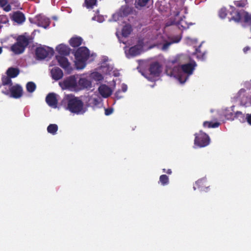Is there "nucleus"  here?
<instances>
[{
  "mask_svg": "<svg viewBox=\"0 0 251 251\" xmlns=\"http://www.w3.org/2000/svg\"><path fill=\"white\" fill-rule=\"evenodd\" d=\"M197 64L195 61L175 67L172 70L167 68L166 74L168 75L174 76L178 79L181 83H184L189 76L193 74Z\"/></svg>",
  "mask_w": 251,
  "mask_h": 251,
  "instance_id": "f257e3e1",
  "label": "nucleus"
},
{
  "mask_svg": "<svg viewBox=\"0 0 251 251\" xmlns=\"http://www.w3.org/2000/svg\"><path fill=\"white\" fill-rule=\"evenodd\" d=\"M62 104L66 109L76 114H83L86 111L83 102L77 97L72 95H67L63 99Z\"/></svg>",
  "mask_w": 251,
  "mask_h": 251,
  "instance_id": "f03ea898",
  "label": "nucleus"
},
{
  "mask_svg": "<svg viewBox=\"0 0 251 251\" xmlns=\"http://www.w3.org/2000/svg\"><path fill=\"white\" fill-rule=\"evenodd\" d=\"M75 66L77 69H82L86 65V61L90 57L88 49L84 47L78 48L75 52Z\"/></svg>",
  "mask_w": 251,
  "mask_h": 251,
  "instance_id": "7ed1b4c3",
  "label": "nucleus"
},
{
  "mask_svg": "<svg viewBox=\"0 0 251 251\" xmlns=\"http://www.w3.org/2000/svg\"><path fill=\"white\" fill-rule=\"evenodd\" d=\"M29 37L21 35L18 37L17 42L11 47V50L16 54L22 53L29 44Z\"/></svg>",
  "mask_w": 251,
  "mask_h": 251,
  "instance_id": "20e7f679",
  "label": "nucleus"
},
{
  "mask_svg": "<svg viewBox=\"0 0 251 251\" xmlns=\"http://www.w3.org/2000/svg\"><path fill=\"white\" fill-rule=\"evenodd\" d=\"M75 76H70L63 81L59 83L60 86L62 89H70L72 91H78V83Z\"/></svg>",
  "mask_w": 251,
  "mask_h": 251,
  "instance_id": "39448f33",
  "label": "nucleus"
},
{
  "mask_svg": "<svg viewBox=\"0 0 251 251\" xmlns=\"http://www.w3.org/2000/svg\"><path fill=\"white\" fill-rule=\"evenodd\" d=\"M53 50L47 46L38 47L35 51L36 57L39 59L50 57L53 55Z\"/></svg>",
  "mask_w": 251,
  "mask_h": 251,
  "instance_id": "423d86ee",
  "label": "nucleus"
},
{
  "mask_svg": "<svg viewBox=\"0 0 251 251\" xmlns=\"http://www.w3.org/2000/svg\"><path fill=\"white\" fill-rule=\"evenodd\" d=\"M210 143V138L205 133L200 131L199 134H195L194 143L199 147H204Z\"/></svg>",
  "mask_w": 251,
  "mask_h": 251,
  "instance_id": "0eeeda50",
  "label": "nucleus"
},
{
  "mask_svg": "<svg viewBox=\"0 0 251 251\" xmlns=\"http://www.w3.org/2000/svg\"><path fill=\"white\" fill-rule=\"evenodd\" d=\"M2 93L6 95H10L11 97L15 98H20L23 94V89L20 85H16L11 86L9 89L6 87L2 90Z\"/></svg>",
  "mask_w": 251,
  "mask_h": 251,
  "instance_id": "6e6552de",
  "label": "nucleus"
},
{
  "mask_svg": "<svg viewBox=\"0 0 251 251\" xmlns=\"http://www.w3.org/2000/svg\"><path fill=\"white\" fill-rule=\"evenodd\" d=\"M131 11V8L128 6H122L118 12L112 15V21H117L122 20L123 18L129 14Z\"/></svg>",
  "mask_w": 251,
  "mask_h": 251,
  "instance_id": "1a4fd4ad",
  "label": "nucleus"
},
{
  "mask_svg": "<svg viewBox=\"0 0 251 251\" xmlns=\"http://www.w3.org/2000/svg\"><path fill=\"white\" fill-rule=\"evenodd\" d=\"M150 75L145 77L150 81H153L154 77L158 76L161 72V67L157 62L152 63L149 68Z\"/></svg>",
  "mask_w": 251,
  "mask_h": 251,
  "instance_id": "9d476101",
  "label": "nucleus"
},
{
  "mask_svg": "<svg viewBox=\"0 0 251 251\" xmlns=\"http://www.w3.org/2000/svg\"><path fill=\"white\" fill-rule=\"evenodd\" d=\"M113 66L112 64L104 62L102 64L100 68V71L101 73L105 75H113L115 76H118L119 75V73L117 70H113Z\"/></svg>",
  "mask_w": 251,
  "mask_h": 251,
  "instance_id": "9b49d317",
  "label": "nucleus"
},
{
  "mask_svg": "<svg viewBox=\"0 0 251 251\" xmlns=\"http://www.w3.org/2000/svg\"><path fill=\"white\" fill-rule=\"evenodd\" d=\"M63 56L57 55L56 59L58 62L59 65L68 73H70L72 71V67L68 59Z\"/></svg>",
  "mask_w": 251,
  "mask_h": 251,
  "instance_id": "f8f14e48",
  "label": "nucleus"
},
{
  "mask_svg": "<svg viewBox=\"0 0 251 251\" xmlns=\"http://www.w3.org/2000/svg\"><path fill=\"white\" fill-rule=\"evenodd\" d=\"M36 24L38 26L47 28L50 25V19L44 15H38L36 17Z\"/></svg>",
  "mask_w": 251,
  "mask_h": 251,
  "instance_id": "ddd939ff",
  "label": "nucleus"
},
{
  "mask_svg": "<svg viewBox=\"0 0 251 251\" xmlns=\"http://www.w3.org/2000/svg\"><path fill=\"white\" fill-rule=\"evenodd\" d=\"M142 50V47L140 45H137L130 48L128 52L126 50V56L130 58L140 54Z\"/></svg>",
  "mask_w": 251,
  "mask_h": 251,
  "instance_id": "4468645a",
  "label": "nucleus"
},
{
  "mask_svg": "<svg viewBox=\"0 0 251 251\" xmlns=\"http://www.w3.org/2000/svg\"><path fill=\"white\" fill-rule=\"evenodd\" d=\"M57 95L54 93H50L46 97V101L48 104L53 108H56L57 104Z\"/></svg>",
  "mask_w": 251,
  "mask_h": 251,
  "instance_id": "2eb2a0df",
  "label": "nucleus"
},
{
  "mask_svg": "<svg viewBox=\"0 0 251 251\" xmlns=\"http://www.w3.org/2000/svg\"><path fill=\"white\" fill-rule=\"evenodd\" d=\"M231 8L232 9V11L230 12V14L232 15L233 13H235V15L232 16L231 20H234L236 22H239L243 16L245 18L246 16L248 15L244 10L234 12L233 10L235 9L234 7L231 6Z\"/></svg>",
  "mask_w": 251,
  "mask_h": 251,
  "instance_id": "dca6fc26",
  "label": "nucleus"
},
{
  "mask_svg": "<svg viewBox=\"0 0 251 251\" xmlns=\"http://www.w3.org/2000/svg\"><path fill=\"white\" fill-rule=\"evenodd\" d=\"M99 91L100 94L103 98H107L109 97L112 93V90L111 88L105 84L101 85L99 87Z\"/></svg>",
  "mask_w": 251,
  "mask_h": 251,
  "instance_id": "f3484780",
  "label": "nucleus"
},
{
  "mask_svg": "<svg viewBox=\"0 0 251 251\" xmlns=\"http://www.w3.org/2000/svg\"><path fill=\"white\" fill-rule=\"evenodd\" d=\"M78 83V91L85 88H89L91 87V82L84 77H81L77 81Z\"/></svg>",
  "mask_w": 251,
  "mask_h": 251,
  "instance_id": "a211bd4d",
  "label": "nucleus"
},
{
  "mask_svg": "<svg viewBox=\"0 0 251 251\" xmlns=\"http://www.w3.org/2000/svg\"><path fill=\"white\" fill-rule=\"evenodd\" d=\"M51 76L52 79L58 80L62 78L63 76L62 71L58 67H54L50 70Z\"/></svg>",
  "mask_w": 251,
  "mask_h": 251,
  "instance_id": "6ab92c4d",
  "label": "nucleus"
},
{
  "mask_svg": "<svg viewBox=\"0 0 251 251\" xmlns=\"http://www.w3.org/2000/svg\"><path fill=\"white\" fill-rule=\"evenodd\" d=\"M12 19L19 24H21L25 21V15L20 11L14 12L12 15Z\"/></svg>",
  "mask_w": 251,
  "mask_h": 251,
  "instance_id": "aec40b11",
  "label": "nucleus"
},
{
  "mask_svg": "<svg viewBox=\"0 0 251 251\" xmlns=\"http://www.w3.org/2000/svg\"><path fill=\"white\" fill-rule=\"evenodd\" d=\"M56 50L60 55H67L70 53V49L66 45L60 44L56 47Z\"/></svg>",
  "mask_w": 251,
  "mask_h": 251,
  "instance_id": "412c9836",
  "label": "nucleus"
},
{
  "mask_svg": "<svg viewBox=\"0 0 251 251\" xmlns=\"http://www.w3.org/2000/svg\"><path fill=\"white\" fill-rule=\"evenodd\" d=\"M181 37L179 36L172 38L170 42H166L163 44L161 48L162 50H166L171 44L178 43L181 40Z\"/></svg>",
  "mask_w": 251,
  "mask_h": 251,
  "instance_id": "4be33fe9",
  "label": "nucleus"
},
{
  "mask_svg": "<svg viewBox=\"0 0 251 251\" xmlns=\"http://www.w3.org/2000/svg\"><path fill=\"white\" fill-rule=\"evenodd\" d=\"M234 106H231L230 108H227L225 109L224 112V116L227 119L230 120H234V113H233Z\"/></svg>",
  "mask_w": 251,
  "mask_h": 251,
  "instance_id": "5701e85b",
  "label": "nucleus"
},
{
  "mask_svg": "<svg viewBox=\"0 0 251 251\" xmlns=\"http://www.w3.org/2000/svg\"><path fill=\"white\" fill-rule=\"evenodd\" d=\"M82 39L80 37H73L70 40V44L73 47H76L81 44Z\"/></svg>",
  "mask_w": 251,
  "mask_h": 251,
  "instance_id": "b1692460",
  "label": "nucleus"
},
{
  "mask_svg": "<svg viewBox=\"0 0 251 251\" xmlns=\"http://www.w3.org/2000/svg\"><path fill=\"white\" fill-rule=\"evenodd\" d=\"M89 77L91 79L95 81H100L103 78L102 75L100 73L97 72L92 73L90 75Z\"/></svg>",
  "mask_w": 251,
  "mask_h": 251,
  "instance_id": "393cba45",
  "label": "nucleus"
},
{
  "mask_svg": "<svg viewBox=\"0 0 251 251\" xmlns=\"http://www.w3.org/2000/svg\"><path fill=\"white\" fill-rule=\"evenodd\" d=\"M234 120L238 119L241 123H244L246 121V116L245 117L244 114H243L240 111H237L234 113Z\"/></svg>",
  "mask_w": 251,
  "mask_h": 251,
  "instance_id": "a878e982",
  "label": "nucleus"
},
{
  "mask_svg": "<svg viewBox=\"0 0 251 251\" xmlns=\"http://www.w3.org/2000/svg\"><path fill=\"white\" fill-rule=\"evenodd\" d=\"M19 73V70L16 68H10L7 71V75L11 77H15L17 76Z\"/></svg>",
  "mask_w": 251,
  "mask_h": 251,
  "instance_id": "bb28decb",
  "label": "nucleus"
},
{
  "mask_svg": "<svg viewBox=\"0 0 251 251\" xmlns=\"http://www.w3.org/2000/svg\"><path fill=\"white\" fill-rule=\"evenodd\" d=\"M58 130V126L56 124H50L47 127V131L49 133L55 135Z\"/></svg>",
  "mask_w": 251,
  "mask_h": 251,
  "instance_id": "cd10ccee",
  "label": "nucleus"
},
{
  "mask_svg": "<svg viewBox=\"0 0 251 251\" xmlns=\"http://www.w3.org/2000/svg\"><path fill=\"white\" fill-rule=\"evenodd\" d=\"M131 31V27L129 25H126L124 26L122 29V35L123 37H126L128 36Z\"/></svg>",
  "mask_w": 251,
  "mask_h": 251,
  "instance_id": "c85d7f7f",
  "label": "nucleus"
},
{
  "mask_svg": "<svg viewBox=\"0 0 251 251\" xmlns=\"http://www.w3.org/2000/svg\"><path fill=\"white\" fill-rule=\"evenodd\" d=\"M2 83L3 86H7L8 87L9 89L12 86V81L8 76H4L2 77L1 79Z\"/></svg>",
  "mask_w": 251,
  "mask_h": 251,
  "instance_id": "c756f323",
  "label": "nucleus"
},
{
  "mask_svg": "<svg viewBox=\"0 0 251 251\" xmlns=\"http://www.w3.org/2000/svg\"><path fill=\"white\" fill-rule=\"evenodd\" d=\"M151 0H136V6L137 8L147 6Z\"/></svg>",
  "mask_w": 251,
  "mask_h": 251,
  "instance_id": "7c9ffc66",
  "label": "nucleus"
},
{
  "mask_svg": "<svg viewBox=\"0 0 251 251\" xmlns=\"http://www.w3.org/2000/svg\"><path fill=\"white\" fill-rule=\"evenodd\" d=\"M176 25L181 30L185 29L188 27V25L187 23L182 19H181L180 21L176 22Z\"/></svg>",
  "mask_w": 251,
  "mask_h": 251,
  "instance_id": "2f4dec72",
  "label": "nucleus"
},
{
  "mask_svg": "<svg viewBox=\"0 0 251 251\" xmlns=\"http://www.w3.org/2000/svg\"><path fill=\"white\" fill-rule=\"evenodd\" d=\"M36 87V84L33 82H28L26 85V90L29 93L33 92Z\"/></svg>",
  "mask_w": 251,
  "mask_h": 251,
  "instance_id": "473e14b6",
  "label": "nucleus"
},
{
  "mask_svg": "<svg viewBox=\"0 0 251 251\" xmlns=\"http://www.w3.org/2000/svg\"><path fill=\"white\" fill-rule=\"evenodd\" d=\"M159 182L162 185H166L169 184V177L166 175H162L159 177Z\"/></svg>",
  "mask_w": 251,
  "mask_h": 251,
  "instance_id": "72a5a7b5",
  "label": "nucleus"
},
{
  "mask_svg": "<svg viewBox=\"0 0 251 251\" xmlns=\"http://www.w3.org/2000/svg\"><path fill=\"white\" fill-rule=\"evenodd\" d=\"M7 0H0V6L3 8V9L5 11H9L11 10V6L7 4Z\"/></svg>",
  "mask_w": 251,
  "mask_h": 251,
  "instance_id": "f704fd0d",
  "label": "nucleus"
},
{
  "mask_svg": "<svg viewBox=\"0 0 251 251\" xmlns=\"http://www.w3.org/2000/svg\"><path fill=\"white\" fill-rule=\"evenodd\" d=\"M220 125V124L218 122H216V123H212L211 122H204L203 124V126L204 127H209V128H210V127H213V128H215V127H217L219 126Z\"/></svg>",
  "mask_w": 251,
  "mask_h": 251,
  "instance_id": "c9c22d12",
  "label": "nucleus"
},
{
  "mask_svg": "<svg viewBox=\"0 0 251 251\" xmlns=\"http://www.w3.org/2000/svg\"><path fill=\"white\" fill-rule=\"evenodd\" d=\"M100 98L98 97L95 96H92L90 99L89 101L91 104H93L94 105H97L100 102Z\"/></svg>",
  "mask_w": 251,
  "mask_h": 251,
  "instance_id": "e433bc0d",
  "label": "nucleus"
},
{
  "mask_svg": "<svg viewBox=\"0 0 251 251\" xmlns=\"http://www.w3.org/2000/svg\"><path fill=\"white\" fill-rule=\"evenodd\" d=\"M96 2L97 0H85V4L88 8H92Z\"/></svg>",
  "mask_w": 251,
  "mask_h": 251,
  "instance_id": "4c0bfd02",
  "label": "nucleus"
},
{
  "mask_svg": "<svg viewBox=\"0 0 251 251\" xmlns=\"http://www.w3.org/2000/svg\"><path fill=\"white\" fill-rule=\"evenodd\" d=\"M205 182V180L204 178L200 179L196 182V185H197L199 188L201 189V190L205 191L203 186V184Z\"/></svg>",
  "mask_w": 251,
  "mask_h": 251,
  "instance_id": "58836bf2",
  "label": "nucleus"
},
{
  "mask_svg": "<svg viewBox=\"0 0 251 251\" xmlns=\"http://www.w3.org/2000/svg\"><path fill=\"white\" fill-rule=\"evenodd\" d=\"M235 4L238 7H244L247 4L246 0L235 1Z\"/></svg>",
  "mask_w": 251,
  "mask_h": 251,
  "instance_id": "ea45409f",
  "label": "nucleus"
},
{
  "mask_svg": "<svg viewBox=\"0 0 251 251\" xmlns=\"http://www.w3.org/2000/svg\"><path fill=\"white\" fill-rule=\"evenodd\" d=\"M227 15L226 9L225 8H222L219 12V15L221 18H225Z\"/></svg>",
  "mask_w": 251,
  "mask_h": 251,
  "instance_id": "a19ab883",
  "label": "nucleus"
},
{
  "mask_svg": "<svg viewBox=\"0 0 251 251\" xmlns=\"http://www.w3.org/2000/svg\"><path fill=\"white\" fill-rule=\"evenodd\" d=\"M195 54L198 59H203L204 57V53H201L199 49H196Z\"/></svg>",
  "mask_w": 251,
  "mask_h": 251,
  "instance_id": "79ce46f5",
  "label": "nucleus"
},
{
  "mask_svg": "<svg viewBox=\"0 0 251 251\" xmlns=\"http://www.w3.org/2000/svg\"><path fill=\"white\" fill-rule=\"evenodd\" d=\"M92 20L97 21L100 23L104 21V18L102 16L97 15L95 16L92 18Z\"/></svg>",
  "mask_w": 251,
  "mask_h": 251,
  "instance_id": "37998d69",
  "label": "nucleus"
},
{
  "mask_svg": "<svg viewBox=\"0 0 251 251\" xmlns=\"http://www.w3.org/2000/svg\"><path fill=\"white\" fill-rule=\"evenodd\" d=\"M8 20L7 17L5 15H0V23L6 24L8 22Z\"/></svg>",
  "mask_w": 251,
  "mask_h": 251,
  "instance_id": "c03bdc74",
  "label": "nucleus"
},
{
  "mask_svg": "<svg viewBox=\"0 0 251 251\" xmlns=\"http://www.w3.org/2000/svg\"><path fill=\"white\" fill-rule=\"evenodd\" d=\"M176 22L175 21H168L166 23L165 27H168V26H171L172 25H173L174 24H176Z\"/></svg>",
  "mask_w": 251,
  "mask_h": 251,
  "instance_id": "a18cd8bd",
  "label": "nucleus"
},
{
  "mask_svg": "<svg viewBox=\"0 0 251 251\" xmlns=\"http://www.w3.org/2000/svg\"><path fill=\"white\" fill-rule=\"evenodd\" d=\"M113 112V109L111 108L105 109V114L106 115H109L112 114Z\"/></svg>",
  "mask_w": 251,
  "mask_h": 251,
  "instance_id": "49530a36",
  "label": "nucleus"
},
{
  "mask_svg": "<svg viewBox=\"0 0 251 251\" xmlns=\"http://www.w3.org/2000/svg\"><path fill=\"white\" fill-rule=\"evenodd\" d=\"M246 120L248 122V123L251 125V114H247L246 115Z\"/></svg>",
  "mask_w": 251,
  "mask_h": 251,
  "instance_id": "de8ad7c7",
  "label": "nucleus"
},
{
  "mask_svg": "<svg viewBox=\"0 0 251 251\" xmlns=\"http://www.w3.org/2000/svg\"><path fill=\"white\" fill-rule=\"evenodd\" d=\"M245 22H247V23H249L251 25V17L249 16V15L246 16V17H245Z\"/></svg>",
  "mask_w": 251,
  "mask_h": 251,
  "instance_id": "09e8293b",
  "label": "nucleus"
},
{
  "mask_svg": "<svg viewBox=\"0 0 251 251\" xmlns=\"http://www.w3.org/2000/svg\"><path fill=\"white\" fill-rule=\"evenodd\" d=\"M186 42H187V43L188 44H190L191 43H192L193 42H196V40H193L189 37L187 38L186 39Z\"/></svg>",
  "mask_w": 251,
  "mask_h": 251,
  "instance_id": "8fccbe9b",
  "label": "nucleus"
},
{
  "mask_svg": "<svg viewBox=\"0 0 251 251\" xmlns=\"http://www.w3.org/2000/svg\"><path fill=\"white\" fill-rule=\"evenodd\" d=\"M127 87L126 85L125 84H123L122 85V91L123 92H126L127 90Z\"/></svg>",
  "mask_w": 251,
  "mask_h": 251,
  "instance_id": "3c124183",
  "label": "nucleus"
},
{
  "mask_svg": "<svg viewBox=\"0 0 251 251\" xmlns=\"http://www.w3.org/2000/svg\"><path fill=\"white\" fill-rule=\"evenodd\" d=\"M173 15L176 17H177L179 14V11L177 10L176 11H173Z\"/></svg>",
  "mask_w": 251,
  "mask_h": 251,
  "instance_id": "603ef678",
  "label": "nucleus"
},
{
  "mask_svg": "<svg viewBox=\"0 0 251 251\" xmlns=\"http://www.w3.org/2000/svg\"><path fill=\"white\" fill-rule=\"evenodd\" d=\"M245 91V90L243 89H240L238 93L239 97H240L241 96V95H242V94L244 93Z\"/></svg>",
  "mask_w": 251,
  "mask_h": 251,
  "instance_id": "864d4df0",
  "label": "nucleus"
},
{
  "mask_svg": "<svg viewBox=\"0 0 251 251\" xmlns=\"http://www.w3.org/2000/svg\"><path fill=\"white\" fill-rule=\"evenodd\" d=\"M120 92V90H118V91H117L116 92V94H115L117 98H118L119 99H120V98H121V96H119V94Z\"/></svg>",
  "mask_w": 251,
  "mask_h": 251,
  "instance_id": "5fc2aeb1",
  "label": "nucleus"
},
{
  "mask_svg": "<svg viewBox=\"0 0 251 251\" xmlns=\"http://www.w3.org/2000/svg\"><path fill=\"white\" fill-rule=\"evenodd\" d=\"M250 49V48L249 47H245V48H244L243 51H244V52H246Z\"/></svg>",
  "mask_w": 251,
  "mask_h": 251,
  "instance_id": "6e6d98bb",
  "label": "nucleus"
},
{
  "mask_svg": "<svg viewBox=\"0 0 251 251\" xmlns=\"http://www.w3.org/2000/svg\"><path fill=\"white\" fill-rule=\"evenodd\" d=\"M167 173L168 174H171L172 173V171L171 169H168L167 171Z\"/></svg>",
  "mask_w": 251,
  "mask_h": 251,
  "instance_id": "4d7b16f0",
  "label": "nucleus"
},
{
  "mask_svg": "<svg viewBox=\"0 0 251 251\" xmlns=\"http://www.w3.org/2000/svg\"><path fill=\"white\" fill-rule=\"evenodd\" d=\"M2 49L1 47H0V54L2 53Z\"/></svg>",
  "mask_w": 251,
  "mask_h": 251,
  "instance_id": "13d9d810",
  "label": "nucleus"
},
{
  "mask_svg": "<svg viewBox=\"0 0 251 251\" xmlns=\"http://www.w3.org/2000/svg\"><path fill=\"white\" fill-rule=\"evenodd\" d=\"M126 2H129L130 0H125Z\"/></svg>",
  "mask_w": 251,
  "mask_h": 251,
  "instance_id": "bf43d9fd",
  "label": "nucleus"
},
{
  "mask_svg": "<svg viewBox=\"0 0 251 251\" xmlns=\"http://www.w3.org/2000/svg\"><path fill=\"white\" fill-rule=\"evenodd\" d=\"M116 35H117V36L119 38L118 34V33H117V32L116 33Z\"/></svg>",
  "mask_w": 251,
  "mask_h": 251,
  "instance_id": "052dcab7",
  "label": "nucleus"
},
{
  "mask_svg": "<svg viewBox=\"0 0 251 251\" xmlns=\"http://www.w3.org/2000/svg\"><path fill=\"white\" fill-rule=\"evenodd\" d=\"M193 188L194 190H196V186H194Z\"/></svg>",
  "mask_w": 251,
  "mask_h": 251,
  "instance_id": "680f3d73",
  "label": "nucleus"
},
{
  "mask_svg": "<svg viewBox=\"0 0 251 251\" xmlns=\"http://www.w3.org/2000/svg\"><path fill=\"white\" fill-rule=\"evenodd\" d=\"M163 172H165V169H163Z\"/></svg>",
  "mask_w": 251,
  "mask_h": 251,
  "instance_id": "e2e57ef3",
  "label": "nucleus"
},
{
  "mask_svg": "<svg viewBox=\"0 0 251 251\" xmlns=\"http://www.w3.org/2000/svg\"><path fill=\"white\" fill-rule=\"evenodd\" d=\"M1 27V26L0 25V28Z\"/></svg>",
  "mask_w": 251,
  "mask_h": 251,
  "instance_id": "0e129e2a",
  "label": "nucleus"
}]
</instances>
